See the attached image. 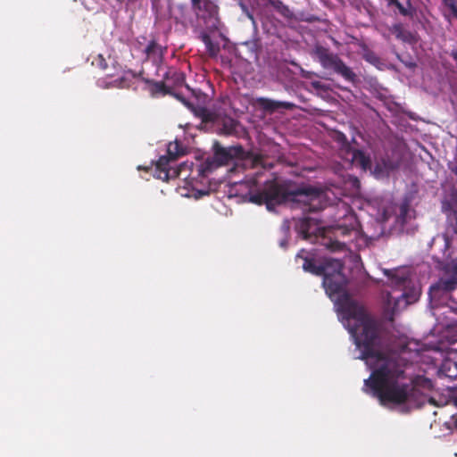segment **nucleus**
I'll list each match as a JSON object with an SVG mask.
<instances>
[{"label":"nucleus","instance_id":"obj_1","mask_svg":"<svg viewBox=\"0 0 457 457\" xmlns=\"http://www.w3.org/2000/svg\"><path fill=\"white\" fill-rule=\"evenodd\" d=\"M304 253L301 250L296 258L303 260L304 271L323 276L326 294L335 303L340 320L353 339L358 352L355 358L363 360L370 370V378L364 379L363 390L378 398L382 405L406 411L431 403L421 389L430 390L432 381L418 378L414 382H405L404 362L398 353L387 350L379 323L346 291L342 262L328 258L317 263Z\"/></svg>","mask_w":457,"mask_h":457},{"label":"nucleus","instance_id":"obj_2","mask_svg":"<svg viewBox=\"0 0 457 457\" xmlns=\"http://www.w3.org/2000/svg\"><path fill=\"white\" fill-rule=\"evenodd\" d=\"M239 183H235V191L248 201L256 204H265L269 211L272 212L276 205L284 204L294 210H301L303 213L316 212L326 205L324 193L316 187L305 185H296L290 180L278 182L266 180L259 186L256 177Z\"/></svg>","mask_w":457,"mask_h":457},{"label":"nucleus","instance_id":"obj_3","mask_svg":"<svg viewBox=\"0 0 457 457\" xmlns=\"http://www.w3.org/2000/svg\"><path fill=\"white\" fill-rule=\"evenodd\" d=\"M384 274L387 276L389 285L394 290L393 293H386L384 297L386 315L393 320L395 314L419 300L421 289L411 279L407 269L384 270Z\"/></svg>","mask_w":457,"mask_h":457},{"label":"nucleus","instance_id":"obj_4","mask_svg":"<svg viewBox=\"0 0 457 457\" xmlns=\"http://www.w3.org/2000/svg\"><path fill=\"white\" fill-rule=\"evenodd\" d=\"M346 159L354 166L360 167L363 170H370L377 179L387 178L390 173L395 170L400 164L397 158L386 154L375 159L372 164L370 156L363 151L349 147L346 152Z\"/></svg>","mask_w":457,"mask_h":457},{"label":"nucleus","instance_id":"obj_5","mask_svg":"<svg viewBox=\"0 0 457 457\" xmlns=\"http://www.w3.org/2000/svg\"><path fill=\"white\" fill-rule=\"evenodd\" d=\"M457 287V258L446 262L438 281L429 288L428 295L432 308L445 304L450 293Z\"/></svg>","mask_w":457,"mask_h":457},{"label":"nucleus","instance_id":"obj_6","mask_svg":"<svg viewBox=\"0 0 457 457\" xmlns=\"http://www.w3.org/2000/svg\"><path fill=\"white\" fill-rule=\"evenodd\" d=\"M297 234L303 239L313 244H320L332 252H339L345 249V245L333 240L323 235V229L317 219L303 218L298 219L295 225Z\"/></svg>","mask_w":457,"mask_h":457},{"label":"nucleus","instance_id":"obj_7","mask_svg":"<svg viewBox=\"0 0 457 457\" xmlns=\"http://www.w3.org/2000/svg\"><path fill=\"white\" fill-rule=\"evenodd\" d=\"M313 54L324 69L332 70L335 73L353 84L358 81L355 72L337 54L330 52L329 49L317 45L313 48Z\"/></svg>","mask_w":457,"mask_h":457},{"label":"nucleus","instance_id":"obj_8","mask_svg":"<svg viewBox=\"0 0 457 457\" xmlns=\"http://www.w3.org/2000/svg\"><path fill=\"white\" fill-rule=\"evenodd\" d=\"M213 156L206 158L201 166V173L205 176L212 170L228 163L243 153L241 146L223 147L218 142L213 146Z\"/></svg>","mask_w":457,"mask_h":457},{"label":"nucleus","instance_id":"obj_9","mask_svg":"<svg viewBox=\"0 0 457 457\" xmlns=\"http://www.w3.org/2000/svg\"><path fill=\"white\" fill-rule=\"evenodd\" d=\"M191 2L197 17L203 20L209 19L214 26L217 15L216 4L211 0H191Z\"/></svg>","mask_w":457,"mask_h":457},{"label":"nucleus","instance_id":"obj_10","mask_svg":"<svg viewBox=\"0 0 457 457\" xmlns=\"http://www.w3.org/2000/svg\"><path fill=\"white\" fill-rule=\"evenodd\" d=\"M414 218V211L411 208L408 201L403 202L396 207L395 220L399 228L403 231H408L405 226Z\"/></svg>","mask_w":457,"mask_h":457},{"label":"nucleus","instance_id":"obj_11","mask_svg":"<svg viewBox=\"0 0 457 457\" xmlns=\"http://www.w3.org/2000/svg\"><path fill=\"white\" fill-rule=\"evenodd\" d=\"M240 7L243 11V12L247 16V18L252 21L253 33H257V19L260 20L262 22V26L263 30L266 33H270V28L268 27V21L269 17L264 15L262 11H258L257 12V18L254 16V13L253 11L249 9V7L245 4L244 3H240Z\"/></svg>","mask_w":457,"mask_h":457},{"label":"nucleus","instance_id":"obj_12","mask_svg":"<svg viewBox=\"0 0 457 457\" xmlns=\"http://www.w3.org/2000/svg\"><path fill=\"white\" fill-rule=\"evenodd\" d=\"M264 4L271 6L278 13L283 16L286 19H292L294 16L293 12L289 9V7L284 4L280 0H262ZM253 7L259 6V0H253Z\"/></svg>","mask_w":457,"mask_h":457},{"label":"nucleus","instance_id":"obj_13","mask_svg":"<svg viewBox=\"0 0 457 457\" xmlns=\"http://www.w3.org/2000/svg\"><path fill=\"white\" fill-rule=\"evenodd\" d=\"M259 105L268 112H275L278 109H292L294 104L289 102L276 101L269 98L261 97L258 99Z\"/></svg>","mask_w":457,"mask_h":457},{"label":"nucleus","instance_id":"obj_14","mask_svg":"<svg viewBox=\"0 0 457 457\" xmlns=\"http://www.w3.org/2000/svg\"><path fill=\"white\" fill-rule=\"evenodd\" d=\"M361 48L362 58L370 64L381 69V67L384 65L381 59L373 51H371L365 44H362L361 46Z\"/></svg>","mask_w":457,"mask_h":457},{"label":"nucleus","instance_id":"obj_15","mask_svg":"<svg viewBox=\"0 0 457 457\" xmlns=\"http://www.w3.org/2000/svg\"><path fill=\"white\" fill-rule=\"evenodd\" d=\"M145 53L147 58L152 59L154 62H157L162 59V48L155 41H151L145 47Z\"/></svg>","mask_w":457,"mask_h":457},{"label":"nucleus","instance_id":"obj_16","mask_svg":"<svg viewBox=\"0 0 457 457\" xmlns=\"http://www.w3.org/2000/svg\"><path fill=\"white\" fill-rule=\"evenodd\" d=\"M438 376L449 378H457V364L451 361L444 362L438 370Z\"/></svg>","mask_w":457,"mask_h":457},{"label":"nucleus","instance_id":"obj_17","mask_svg":"<svg viewBox=\"0 0 457 457\" xmlns=\"http://www.w3.org/2000/svg\"><path fill=\"white\" fill-rule=\"evenodd\" d=\"M389 30L397 39L403 42L410 43L412 39V34L410 31L405 30L401 23L394 24Z\"/></svg>","mask_w":457,"mask_h":457},{"label":"nucleus","instance_id":"obj_18","mask_svg":"<svg viewBox=\"0 0 457 457\" xmlns=\"http://www.w3.org/2000/svg\"><path fill=\"white\" fill-rule=\"evenodd\" d=\"M387 3V6H395L400 14L406 17H412L414 14V9L412 8L411 3L410 0L407 1L406 6L402 4L398 0H386Z\"/></svg>","mask_w":457,"mask_h":457},{"label":"nucleus","instance_id":"obj_19","mask_svg":"<svg viewBox=\"0 0 457 457\" xmlns=\"http://www.w3.org/2000/svg\"><path fill=\"white\" fill-rule=\"evenodd\" d=\"M445 7L449 10V12H445V19L451 23L452 20H457V2L456 0H441Z\"/></svg>","mask_w":457,"mask_h":457},{"label":"nucleus","instance_id":"obj_20","mask_svg":"<svg viewBox=\"0 0 457 457\" xmlns=\"http://www.w3.org/2000/svg\"><path fill=\"white\" fill-rule=\"evenodd\" d=\"M199 37L204 43L207 52L212 56L217 55L220 51L218 44L212 41L211 37L206 32H201Z\"/></svg>","mask_w":457,"mask_h":457},{"label":"nucleus","instance_id":"obj_21","mask_svg":"<svg viewBox=\"0 0 457 457\" xmlns=\"http://www.w3.org/2000/svg\"><path fill=\"white\" fill-rule=\"evenodd\" d=\"M169 157L174 161L176 158L181 154H183V150L179 146V143L176 141L174 143H170L167 149Z\"/></svg>","mask_w":457,"mask_h":457},{"label":"nucleus","instance_id":"obj_22","mask_svg":"<svg viewBox=\"0 0 457 457\" xmlns=\"http://www.w3.org/2000/svg\"><path fill=\"white\" fill-rule=\"evenodd\" d=\"M152 95H165L168 93L165 85L162 82H153L151 86Z\"/></svg>","mask_w":457,"mask_h":457},{"label":"nucleus","instance_id":"obj_23","mask_svg":"<svg viewBox=\"0 0 457 457\" xmlns=\"http://www.w3.org/2000/svg\"><path fill=\"white\" fill-rule=\"evenodd\" d=\"M92 66L98 67L100 70L104 71L107 68V62L102 54H98L92 61Z\"/></svg>","mask_w":457,"mask_h":457},{"label":"nucleus","instance_id":"obj_24","mask_svg":"<svg viewBox=\"0 0 457 457\" xmlns=\"http://www.w3.org/2000/svg\"><path fill=\"white\" fill-rule=\"evenodd\" d=\"M448 239L445 236H437L432 239V245H438L445 250L448 247Z\"/></svg>","mask_w":457,"mask_h":457},{"label":"nucleus","instance_id":"obj_25","mask_svg":"<svg viewBox=\"0 0 457 457\" xmlns=\"http://www.w3.org/2000/svg\"><path fill=\"white\" fill-rule=\"evenodd\" d=\"M203 120L205 122H217L218 117L209 110L203 111Z\"/></svg>","mask_w":457,"mask_h":457},{"label":"nucleus","instance_id":"obj_26","mask_svg":"<svg viewBox=\"0 0 457 457\" xmlns=\"http://www.w3.org/2000/svg\"><path fill=\"white\" fill-rule=\"evenodd\" d=\"M170 160L171 159L170 157H167V156L160 157V159L158 160V162L156 163V168L159 169L160 170H167L166 166L169 164Z\"/></svg>","mask_w":457,"mask_h":457},{"label":"nucleus","instance_id":"obj_27","mask_svg":"<svg viewBox=\"0 0 457 457\" xmlns=\"http://www.w3.org/2000/svg\"><path fill=\"white\" fill-rule=\"evenodd\" d=\"M280 231L281 233L285 236V237H287L288 234H289V231H290V222L288 220H285L283 221V223L281 224V227H280Z\"/></svg>","mask_w":457,"mask_h":457},{"label":"nucleus","instance_id":"obj_28","mask_svg":"<svg viewBox=\"0 0 457 457\" xmlns=\"http://www.w3.org/2000/svg\"><path fill=\"white\" fill-rule=\"evenodd\" d=\"M243 45L249 47V49L256 54L257 52V47H258V42L257 40H253V41H247V42H245Z\"/></svg>","mask_w":457,"mask_h":457},{"label":"nucleus","instance_id":"obj_29","mask_svg":"<svg viewBox=\"0 0 457 457\" xmlns=\"http://www.w3.org/2000/svg\"><path fill=\"white\" fill-rule=\"evenodd\" d=\"M234 125H235V121L234 120L232 119H229L228 120L225 121L224 123V127H225V129L228 133H230L231 130L233 129L234 128Z\"/></svg>","mask_w":457,"mask_h":457},{"label":"nucleus","instance_id":"obj_30","mask_svg":"<svg viewBox=\"0 0 457 457\" xmlns=\"http://www.w3.org/2000/svg\"><path fill=\"white\" fill-rule=\"evenodd\" d=\"M157 177L163 180H167L169 178V172L167 170H159Z\"/></svg>","mask_w":457,"mask_h":457},{"label":"nucleus","instance_id":"obj_31","mask_svg":"<svg viewBox=\"0 0 457 457\" xmlns=\"http://www.w3.org/2000/svg\"><path fill=\"white\" fill-rule=\"evenodd\" d=\"M287 237H285V238H283V239H281V240L279 241V246H280V247H282V248H284V249H286V248H287Z\"/></svg>","mask_w":457,"mask_h":457},{"label":"nucleus","instance_id":"obj_32","mask_svg":"<svg viewBox=\"0 0 457 457\" xmlns=\"http://www.w3.org/2000/svg\"><path fill=\"white\" fill-rule=\"evenodd\" d=\"M262 167L263 169H271L273 167V164L271 162H262Z\"/></svg>","mask_w":457,"mask_h":457},{"label":"nucleus","instance_id":"obj_33","mask_svg":"<svg viewBox=\"0 0 457 457\" xmlns=\"http://www.w3.org/2000/svg\"><path fill=\"white\" fill-rule=\"evenodd\" d=\"M451 56L453 57V59L457 62V48L456 49H453L452 50L451 52Z\"/></svg>","mask_w":457,"mask_h":457},{"label":"nucleus","instance_id":"obj_34","mask_svg":"<svg viewBox=\"0 0 457 457\" xmlns=\"http://www.w3.org/2000/svg\"><path fill=\"white\" fill-rule=\"evenodd\" d=\"M389 219V215L387 213V211H385L383 213V221H386Z\"/></svg>","mask_w":457,"mask_h":457},{"label":"nucleus","instance_id":"obj_35","mask_svg":"<svg viewBox=\"0 0 457 457\" xmlns=\"http://www.w3.org/2000/svg\"><path fill=\"white\" fill-rule=\"evenodd\" d=\"M404 64L409 67V68H414L416 66V64L412 62H404Z\"/></svg>","mask_w":457,"mask_h":457},{"label":"nucleus","instance_id":"obj_36","mask_svg":"<svg viewBox=\"0 0 457 457\" xmlns=\"http://www.w3.org/2000/svg\"><path fill=\"white\" fill-rule=\"evenodd\" d=\"M312 86L316 88H319L320 87V82H312Z\"/></svg>","mask_w":457,"mask_h":457},{"label":"nucleus","instance_id":"obj_37","mask_svg":"<svg viewBox=\"0 0 457 457\" xmlns=\"http://www.w3.org/2000/svg\"><path fill=\"white\" fill-rule=\"evenodd\" d=\"M206 194H207V192H202V191L199 192L200 195H206Z\"/></svg>","mask_w":457,"mask_h":457}]
</instances>
